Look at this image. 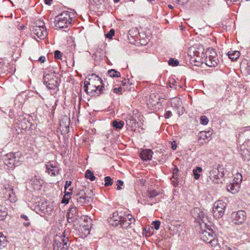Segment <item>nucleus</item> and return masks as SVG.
I'll use <instances>...</instances> for the list:
<instances>
[{
	"mask_svg": "<svg viewBox=\"0 0 250 250\" xmlns=\"http://www.w3.org/2000/svg\"><path fill=\"white\" fill-rule=\"evenodd\" d=\"M103 87L101 79L95 74L88 75L84 82V90L88 93L101 94L103 93Z\"/></svg>",
	"mask_w": 250,
	"mask_h": 250,
	"instance_id": "nucleus-1",
	"label": "nucleus"
},
{
	"mask_svg": "<svg viewBox=\"0 0 250 250\" xmlns=\"http://www.w3.org/2000/svg\"><path fill=\"white\" fill-rule=\"evenodd\" d=\"M71 21L70 14L68 12H63L56 17L55 26L59 28H66L71 24Z\"/></svg>",
	"mask_w": 250,
	"mask_h": 250,
	"instance_id": "nucleus-2",
	"label": "nucleus"
},
{
	"mask_svg": "<svg viewBox=\"0 0 250 250\" xmlns=\"http://www.w3.org/2000/svg\"><path fill=\"white\" fill-rule=\"evenodd\" d=\"M205 58L204 62L209 67H215L219 62L217 54L213 49H208L205 53Z\"/></svg>",
	"mask_w": 250,
	"mask_h": 250,
	"instance_id": "nucleus-3",
	"label": "nucleus"
},
{
	"mask_svg": "<svg viewBox=\"0 0 250 250\" xmlns=\"http://www.w3.org/2000/svg\"><path fill=\"white\" fill-rule=\"evenodd\" d=\"M204 51V49L202 46H199L197 49L195 47H191L189 49L188 53L190 56L192 61L201 63L204 62L206 56Z\"/></svg>",
	"mask_w": 250,
	"mask_h": 250,
	"instance_id": "nucleus-4",
	"label": "nucleus"
},
{
	"mask_svg": "<svg viewBox=\"0 0 250 250\" xmlns=\"http://www.w3.org/2000/svg\"><path fill=\"white\" fill-rule=\"evenodd\" d=\"M227 203L222 200H219L214 203L213 207V215L216 218L222 217L225 212Z\"/></svg>",
	"mask_w": 250,
	"mask_h": 250,
	"instance_id": "nucleus-5",
	"label": "nucleus"
},
{
	"mask_svg": "<svg viewBox=\"0 0 250 250\" xmlns=\"http://www.w3.org/2000/svg\"><path fill=\"white\" fill-rule=\"evenodd\" d=\"M33 32L38 38L42 39L47 36L44 22L41 20L37 21L33 27Z\"/></svg>",
	"mask_w": 250,
	"mask_h": 250,
	"instance_id": "nucleus-6",
	"label": "nucleus"
},
{
	"mask_svg": "<svg viewBox=\"0 0 250 250\" xmlns=\"http://www.w3.org/2000/svg\"><path fill=\"white\" fill-rule=\"evenodd\" d=\"M246 213L242 210L234 211L231 214V222L236 225L242 224L246 220Z\"/></svg>",
	"mask_w": 250,
	"mask_h": 250,
	"instance_id": "nucleus-7",
	"label": "nucleus"
},
{
	"mask_svg": "<svg viewBox=\"0 0 250 250\" xmlns=\"http://www.w3.org/2000/svg\"><path fill=\"white\" fill-rule=\"evenodd\" d=\"M44 76L43 81L46 86L49 89H53L58 85V78L56 77L54 73L45 74Z\"/></svg>",
	"mask_w": 250,
	"mask_h": 250,
	"instance_id": "nucleus-8",
	"label": "nucleus"
},
{
	"mask_svg": "<svg viewBox=\"0 0 250 250\" xmlns=\"http://www.w3.org/2000/svg\"><path fill=\"white\" fill-rule=\"evenodd\" d=\"M134 222L135 219L132 215L124 213L120 225L123 228H127Z\"/></svg>",
	"mask_w": 250,
	"mask_h": 250,
	"instance_id": "nucleus-9",
	"label": "nucleus"
},
{
	"mask_svg": "<svg viewBox=\"0 0 250 250\" xmlns=\"http://www.w3.org/2000/svg\"><path fill=\"white\" fill-rule=\"evenodd\" d=\"M47 172L51 176H56L59 174L60 169L58 164L54 162H49L46 165Z\"/></svg>",
	"mask_w": 250,
	"mask_h": 250,
	"instance_id": "nucleus-10",
	"label": "nucleus"
},
{
	"mask_svg": "<svg viewBox=\"0 0 250 250\" xmlns=\"http://www.w3.org/2000/svg\"><path fill=\"white\" fill-rule=\"evenodd\" d=\"M123 214V212H115L113 213L112 216L109 220L110 224L114 226L120 225Z\"/></svg>",
	"mask_w": 250,
	"mask_h": 250,
	"instance_id": "nucleus-11",
	"label": "nucleus"
},
{
	"mask_svg": "<svg viewBox=\"0 0 250 250\" xmlns=\"http://www.w3.org/2000/svg\"><path fill=\"white\" fill-rule=\"evenodd\" d=\"M84 220L86 222V224L82 225L81 230L84 236H87L90 233V230L91 228L92 220L86 217L84 218Z\"/></svg>",
	"mask_w": 250,
	"mask_h": 250,
	"instance_id": "nucleus-12",
	"label": "nucleus"
},
{
	"mask_svg": "<svg viewBox=\"0 0 250 250\" xmlns=\"http://www.w3.org/2000/svg\"><path fill=\"white\" fill-rule=\"evenodd\" d=\"M215 235L212 230L209 229L203 230L201 234V238L206 243L208 242Z\"/></svg>",
	"mask_w": 250,
	"mask_h": 250,
	"instance_id": "nucleus-13",
	"label": "nucleus"
},
{
	"mask_svg": "<svg viewBox=\"0 0 250 250\" xmlns=\"http://www.w3.org/2000/svg\"><path fill=\"white\" fill-rule=\"evenodd\" d=\"M90 197L85 195V193H79L76 195V199L78 205L82 206L84 204L89 202Z\"/></svg>",
	"mask_w": 250,
	"mask_h": 250,
	"instance_id": "nucleus-14",
	"label": "nucleus"
},
{
	"mask_svg": "<svg viewBox=\"0 0 250 250\" xmlns=\"http://www.w3.org/2000/svg\"><path fill=\"white\" fill-rule=\"evenodd\" d=\"M192 216L196 219L204 221L206 216V213L200 208H195L191 212Z\"/></svg>",
	"mask_w": 250,
	"mask_h": 250,
	"instance_id": "nucleus-15",
	"label": "nucleus"
},
{
	"mask_svg": "<svg viewBox=\"0 0 250 250\" xmlns=\"http://www.w3.org/2000/svg\"><path fill=\"white\" fill-rule=\"evenodd\" d=\"M160 101V96L158 94L155 93H152L150 94L149 98L148 101V104L155 105L158 104Z\"/></svg>",
	"mask_w": 250,
	"mask_h": 250,
	"instance_id": "nucleus-16",
	"label": "nucleus"
},
{
	"mask_svg": "<svg viewBox=\"0 0 250 250\" xmlns=\"http://www.w3.org/2000/svg\"><path fill=\"white\" fill-rule=\"evenodd\" d=\"M219 170L213 168L209 172V178L213 182L218 183L219 180Z\"/></svg>",
	"mask_w": 250,
	"mask_h": 250,
	"instance_id": "nucleus-17",
	"label": "nucleus"
},
{
	"mask_svg": "<svg viewBox=\"0 0 250 250\" xmlns=\"http://www.w3.org/2000/svg\"><path fill=\"white\" fill-rule=\"evenodd\" d=\"M153 154V152L150 149L143 150L141 153L140 156L144 161L150 160Z\"/></svg>",
	"mask_w": 250,
	"mask_h": 250,
	"instance_id": "nucleus-18",
	"label": "nucleus"
},
{
	"mask_svg": "<svg viewBox=\"0 0 250 250\" xmlns=\"http://www.w3.org/2000/svg\"><path fill=\"white\" fill-rule=\"evenodd\" d=\"M181 228V224L179 222L175 221L171 223L170 230L172 232L173 234H175L180 231Z\"/></svg>",
	"mask_w": 250,
	"mask_h": 250,
	"instance_id": "nucleus-19",
	"label": "nucleus"
},
{
	"mask_svg": "<svg viewBox=\"0 0 250 250\" xmlns=\"http://www.w3.org/2000/svg\"><path fill=\"white\" fill-rule=\"evenodd\" d=\"M240 187L238 185L232 183L227 186V190L232 194H236L239 191Z\"/></svg>",
	"mask_w": 250,
	"mask_h": 250,
	"instance_id": "nucleus-20",
	"label": "nucleus"
},
{
	"mask_svg": "<svg viewBox=\"0 0 250 250\" xmlns=\"http://www.w3.org/2000/svg\"><path fill=\"white\" fill-rule=\"evenodd\" d=\"M31 184L35 189L39 190L41 188L42 186V181L41 179L35 177V178L32 180Z\"/></svg>",
	"mask_w": 250,
	"mask_h": 250,
	"instance_id": "nucleus-21",
	"label": "nucleus"
},
{
	"mask_svg": "<svg viewBox=\"0 0 250 250\" xmlns=\"http://www.w3.org/2000/svg\"><path fill=\"white\" fill-rule=\"evenodd\" d=\"M229 57L232 61L236 60L240 56V52L238 51H230L228 52Z\"/></svg>",
	"mask_w": 250,
	"mask_h": 250,
	"instance_id": "nucleus-22",
	"label": "nucleus"
},
{
	"mask_svg": "<svg viewBox=\"0 0 250 250\" xmlns=\"http://www.w3.org/2000/svg\"><path fill=\"white\" fill-rule=\"evenodd\" d=\"M106 0H90L91 3L95 5L98 8L105 5Z\"/></svg>",
	"mask_w": 250,
	"mask_h": 250,
	"instance_id": "nucleus-23",
	"label": "nucleus"
},
{
	"mask_svg": "<svg viewBox=\"0 0 250 250\" xmlns=\"http://www.w3.org/2000/svg\"><path fill=\"white\" fill-rule=\"evenodd\" d=\"M8 214V210L6 207L0 206V219L3 220Z\"/></svg>",
	"mask_w": 250,
	"mask_h": 250,
	"instance_id": "nucleus-24",
	"label": "nucleus"
},
{
	"mask_svg": "<svg viewBox=\"0 0 250 250\" xmlns=\"http://www.w3.org/2000/svg\"><path fill=\"white\" fill-rule=\"evenodd\" d=\"M242 181V175L241 173H237L235 175L233 180V182L236 185L240 186Z\"/></svg>",
	"mask_w": 250,
	"mask_h": 250,
	"instance_id": "nucleus-25",
	"label": "nucleus"
},
{
	"mask_svg": "<svg viewBox=\"0 0 250 250\" xmlns=\"http://www.w3.org/2000/svg\"><path fill=\"white\" fill-rule=\"evenodd\" d=\"M69 190L70 191V192H65V195L62 201V203L67 204L68 203L69 200L70 198V195L72 193V188H71L70 189H69Z\"/></svg>",
	"mask_w": 250,
	"mask_h": 250,
	"instance_id": "nucleus-26",
	"label": "nucleus"
},
{
	"mask_svg": "<svg viewBox=\"0 0 250 250\" xmlns=\"http://www.w3.org/2000/svg\"><path fill=\"white\" fill-rule=\"evenodd\" d=\"M207 243H209L212 247L216 249V250H218V248H219V246H218V240L215 238V236Z\"/></svg>",
	"mask_w": 250,
	"mask_h": 250,
	"instance_id": "nucleus-27",
	"label": "nucleus"
},
{
	"mask_svg": "<svg viewBox=\"0 0 250 250\" xmlns=\"http://www.w3.org/2000/svg\"><path fill=\"white\" fill-rule=\"evenodd\" d=\"M240 149L241 150H243L244 152L246 149L249 152H250V140L246 141L243 145L240 146Z\"/></svg>",
	"mask_w": 250,
	"mask_h": 250,
	"instance_id": "nucleus-28",
	"label": "nucleus"
},
{
	"mask_svg": "<svg viewBox=\"0 0 250 250\" xmlns=\"http://www.w3.org/2000/svg\"><path fill=\"white\" fill-rule=\"evenodd\" d=\"M210 136V134L209 133H207L206 132H200V136L199 139V143L200 144H203L204 143L202 141V140H205V139H208Z\"/></svg>",
	"mask_w": 250,
	"mask_h": 250,
	"instance_id": "nucleus-29",
	"label": "nucleus"
},
{
	"mask_svg": "<svg viewBox=\"0 0 250 250\" xmlns=\"http://www.w3.org/2000/svg\"><path fill=\"white\" fill-rule=\"evenodd\" d=\"M202 171V168L201 167H196L195 169H193V173L194 176V178L196 180L199 179L200 175L198 172H201Z\"/></svg>",
	"mask_w": 250,
	"mask_h": 250,
	"instance_id": "nucleus-30",
	"label": "nucleus"
},
{
	"mask_svg": "<svg viewBox=\"0 0 250 250\" xmlns=\"http://www.w3.org/2000/svg\"><path fill=\"white\" fill-rule=\"evenodd\" d=\"M77 208H71L69 209V211L68 213V217L72 218H75L77 216Z\"/></svg>",
	"mask_w": 250,
	"mask_h": 250,
	"instance_id": "nucleus-31",
	"label": "nucleus"
},
{
	"mask_svg": "<svg viewBox=\"0 0 250 250\" xmlns=\"http://www.w3.org/2000/svg\"><path fill=\"white\" fill-rule=\"evenodd\" d=\"M113 126L117 129H121L123 127L124 122L122 121H114L113 122Z\"/></svg>",
	"mask_w": 250,
	"mask_h": 250,
	"instance_id": "nucleus-32",
	"label": "nucleus"
},
{
	"mask_svg": "<svg viewBox=\"0 0 250 250\" xmlns=\"http://www.w3.org/2000/svg\"><path fill=\"white\" fill-rule=\"evenodd\" d=\"M85 177L87 179H90L91 181H94L95 179V177L93 173L90 170H87L85 172Z\"/></svg>",
	"mask_w": 250,
	"mask_h": 250,
	"instance_id": "nucleus-33",
	"label": "nucleus"
},
{
	"mask_svg": "<svg viewBox=\"0 0 250 250\" xmlns=\"http://www.w3.org/2000/svg\"><path fill=\"white\" fill-rule=\"evenodd\" d=\"M108 74L110 77H119L121 76L120 73L114 69L108 70Z\"/></svg>",
	"mask_w": 250,
	"mask_h": 250,
	"instance_id": "nucleus-34",
	"label": "nucleus"
},
{
	"mask_svg": "<svg viewBox=\"0 0 250 250\" xmlns=\"http://www.w3.org/2000/svg\"><path fill=\"white\" fill-rule=\"evenodd\" d=\"M6 242L7 241L5 237L0 233V248L5 247Z\"/></svg>",
	"mask_w": 250,
	"mask_h": 250,
	"instance_id": "nucleus-35",
	"label": "nucleus"
},
{
	"mask_svg": "<svg viewBox=\"0 0 250 250\" xmlns=\"http://www.w3.org/2000/svg\"><path fill=\"white\" fill-rule=\"evenodd\" d=\"M104 182L105 187H108L113 184L112 179L109 176H106L104 178Z\"/></svg>",
	"mask_w": 250,
	"mask_h": 250,
	"instance_id": "nucleus-36",
	"label": "nucleus"
},
{
	"mask_svg": "<svg viewBox=\"0 0 250 250\" xmlns=\"http://www.w3.org/2000/svg\"><path fill=\"white\" fill-rule=\"evenodd\" d=\"M158 194V192L156 190L150 189L148 191V196L149 198H153Z\"/></svg>",
	"mask_w": 250,
	"mask_h": 250,
	"instance_id": "nucleus-37",
	"label": "nucleus"
},
{
	"mask_svg": "<svg viewBox=\"0 0 250 250\" xmlns=\"http://www.w3.org/2000/svg\"><path fill=\"white\" fill-rule=\"evenodd\" d=\"M62 244L61 242L55 240L53 244L54 250H59V248L61 247Z\"/></svg>",
	"mask_w": 250,
	"mask_h": 250,
	"instance_id": "nucleus-38",
	"label": "nucleus"
},
{
	"mask_svg": "<svg viewBox=\"0 0 250 250\" xmlns=\"http://www.w3.org/2000/svg\"><path fill=\"white\" fill-rule=\"evenodd\" d=\"M208 122V118L205 116H202L201 117V123L202 125H206Z\"/></svg>",
	"mask_w": 250,
	"mask_h": 250,
	"instance_id": "nucleus-39",
	"label": "nucleus"
},
{
	"mask_svg": "<svg viewBox=\"0 0 250 250\" xmlns=\"http://www.w3.org/2000/svg\"><path fill=\"white\" fill-rule=\"evenodd\" d=\"M168 64L172 66H177L178 64V61L174 60L173 59H170L168 61Z\"/></svg>",
	"mask_w": 250,
	"mask_h": 250,
	"instance_id": "nucleus-40",
	"label": "nucleus"
},
{
	"mask_svg": "<svg viewBox=\"0 0 250 250\" xmlns=\"http://www.w3.org/2000/svg\"><path fill=\"white\" fill-rule=\"evenodd\" d=\"M52 209H53L52 206V205L49 204L46 208L45 211H44V212L47 214H50Z\"/></svg>",
	"mask_w": 250,
	"mask_h": 250,
	"instance_id": "nucleus-41",
	"label": "nucleus"
},
{
	"mask_svg": "<svg viewBox=\"0 0 250 250\" xmlns=\"http://www.w3.org/2000/svg\"><path fill=\"white\" fill-rule=\"evenodd\" d=\"M115 33V31L114 29H111L110 31L106 34V38L111 39H112V37L114 36Z\"/></svg>",
	"mask_w": 250,
	"mask_h": 250,
	"instance_id": "nucleus-42",
	"label": "nucleus"
},
{
	"mask_svg": "<svg viewBox=\"0 0 250 250\" xmlns=\"http://www.w3.org/2000/svg\"><path fill=\"white\" fill-rule=\"evenodd\" d=\"M54 56L56 59H61L62 57V53L60 51L56 50L54 52Z\"/></svg>",
	"mask_w": 250,
	"mask_h": 250,
	"instance_id": "nucleus-43",
	"label": "nucleus"
},
{
	"mask_svg": "<svg viewBox=\"0 0 250 250\" xmlns=\"http://www.w3.org/2000/svg\"><path fill=\"white\" fill-rule=\"evenodd\" d=\"M179 172V170L177 167H175L173 170V178L176 179L178 176V173Z\"/></svg>",
	"mask_w": 250,
	"mask_h": 250,
	"instance_id": "nucleus-44",
	"label": "nucleus"
},
{
	"mask_svg": "<svg viewBox=\"0 0 250 250\" xmlns=\"http://www.w3.org/2000/svg\"><path fill=\"white\" fill-rule=\"evenodd\" d=\"M154 228L156 230L159 229L160 225V222L159 221H156L153 222Z\"/></svg>",
	"mask_w": 250,
	"mask_h": 250,
	"instance_id": "nucleus-45",
	"label": "nucleus"
},
{
	"mask_svg": "<svg viewBox=\"0 0 250 250\" xmlns=\"http://www.w3.org/2000/svg\"><path fill=\"white\" fill-rule=\"evenodd\" d=\"M123 184H124V182L122 181H121L120 180H118L117 181V189L118 190L121 189L122 188H121V186H123Z\"/></svg>",
	"mask_w": 250,
	"mask_h": 250,
	"instance_id": "nucleus-46",
	"label": "nucleus"
},
{
	"mask_svg": "<svg viewBox=\"0 0 250 250\" xmlns=\"http://www.w3.org/2000/svg\"><path fill=\"white\" fill-rule=\"evenodd\" d=\"M122 90V87H120L119 88H114L113 89V91L115 93H117V94H121V92Z\"/></svg>",
	"mask_w": 250,
	"mask_h": 250,
	"instance_id": "nucleus-47",
	"label": "nucleus"
},
{
	"mask_svg": "<svg viewBox=\"0 0 250 250\" xmlns=\"http://www.w3.org/2000/svg\"><path fill=\"white\" fill-rule=\"evenodd\" d=\"M71 181H66L65 184V187H64L66 190L69 187V186L71 185Z\"/></svg>",
	"mask_w": 250,
	"mask_h": 250,
	"instance_id": "nucleus-48",
	"label": "nucleus"
},
{
	"mask_svg": "<svg viewBox=\"0 0 250 250\" xmlns=\"http://www.w3.org/2000/svg\"><path fill=\"white\" fill-rule=\"evenodd\" d=\"M172 116V113L170 111H167L165 114V117L168 118Z\"/></svg>",
	"mask_w": 250,
	"mask_h": 250,
	"instance_id": "nucleus-49",
	"label": "nucleus"
},
{
	"mask_svg": "<svg viewBox=\"0 0 250 250\" xmlns=\"http://www.w3.org/2000/svg\"><path fill=\"white\" fill-rule=\"evenodd\" d=\"M177 148V145H176V143L175 142H172L171 143V148L173 149V150H175Z\"/></svg>",
	"mask_w": 250,
	"mask_h": 250,
	"instance_id": "nucleus-50",
	"label": "nucleus"
},
{
	"mask_svg": "<svg viewBox=\"0 0 250 250\" xmlns=\"http://www.w3.org/2000/svg\"><path fill=\"white\" fill-rule=\"evenodd\" d=\"M62 246L61 248V250H66L68 247L67 245H66V243H64V244H62Z\"/></svg>",
	"mask_w": 250,
	"mask_h": 250,
	"instance_id": "nucleus-51",
	"label": "nucleus"
},
{
	"mask_svg": "<svg viewBox=\"0 0 250 250\" xmlns=\"http://www.w3.org/2000/svg\"><path fill=\"white\" fill-rule=\"evenodd\" d=\"M39 61L41 63H43L45 61V58L44 56H41L39 59Z\"/></svg>",
	"mask_w": 250,
	"mask_h": 250,
	"instance_id": "nucleus-52",
	"label": "nucleus"
},
{
	"mask_svg": "<svg viewBox=\"0 0 250 250\" xmlns=\"http://www.w3.org/2000/svg\"><path fill=\"white\" fill-rule=\"evenodd\" d=\"M128 83H129V80L128 79H125L122 82V85L124 86H125V85H126L127 84H128Z\"/></svg>",
	"mask_w": 250,
	"mask_h": 250,
	"instance_id": "nucleus-53",
	"label": "nucleus"
},
{
	"mask_svg": "<svg viewBox=\"0 0 250 250\" xmlns=\"http://www.w3.org/2000/svg\"><path fill=\"white\" fill-rule=\"evenodd\" d=\"M21 218L24 219L25 220L28 221L29 220L28 217L24 214L21 215Z\"/></svg>",
	"mask_w": 250,
	"mask_h": 250,
	"instance_id": "nucleus-54",
	"label": "nucleus"
},
{
	"mask_svg": "<svg viewBox=\"0 0 250 250\" xmlns=\"http://www.w3.org/2000/svg\"><path fill=\"white\" fill-rule=\"evenodd\" d=\"M62 244H64V243H66V245H67L68 242V238H63L62 239Z\"/></svg>",
	"mask_w": 250,
	"mask_h": 250,
	"instance_id": "nucleus-55",
	"label": "nucleus"
},
{
	"mask_svg": "<svg viewBox=\"0 0 250 250\" xmlns=\"http://www.w3.org/2000/svg\"><path fill=\"white\" fill-rule=\"evenodd\" d=\"M52 0H44L45 3L48 5L51 4V1Z\"/></svg>",
	"mask_w": 250,
	"mask_h": 250,
	"instance_id": "nucleus-56",
	"label": "nucleus"
},
{
	"mask_svg": "<svg viewBox=\"0 0 250 250\" xmlns=\"http://www.w3.org/2000/svg\"><path fill=\"white\" fill-rule=\"evenodd\" d=\"M232 250L231 249V248H230L228 247H227V246H226L225 247H224V248H223V250Z\"/></svg>",
	"mask_w": 250,
	"mask_h": 250,
	"instance_id": "nucleus-57",
	"label": "nucleus"
},
{
	"mask_svg": "<svg viewBox=\"0 0 250 250\" xmlns=\"http://www.w3.org/2000/svg\"><path fill=\"white\" fill-rule=\"evenodd\" d=\"M24 225L26 227H28L29 225H30V223L29 222H26V223H24Z\"/></svg>",
	"mask_w": 250,
	"mask_h": 250,
	"instance_id": "nucleus-58",
	"label": "nucleus"
},
{
	"mask_svg": "<svg viewBox=\"0 0 250 250\" xmlns=\"http://www.w3.org/2000/svg\"><path fill=\"white\" fill-rule=\"evenodd\" d=\"M173 2L179 3L180 2V0H173Z\"/></svg>",
	"mask_w": 250,
	"mask_h": 250,
	"instance_id": "nucleus-59",
	"label": "nucleus"
},
{
	"mask_svg": "<svg viewBox=\"0 0 250 250\" xmlns=\"http://www.w3.org/2000/svg\"><path fill=\"white\" fill-rule=\"evenodd\" d=\"M168 6L170 9H172L173 8V6L171 4L168 5Z\"/></svg>",
	"mask_w": 250,
	"mask_h": 250,
	"instance_id": "nucleus-60",
	"label": "nucleus"
},
{
	"mask_svg": "<svg viewBox=\"0 0 250 250\" xmlns=\"http://www.w3.org/2000/svg\"><path fill=\"white\" fill-rule=\"evenodd\" d=\"M119 0H114V1L115 2H119Z\"/></svg>",
	"mask_w": 250,
	"mask_h": 250,
	"instance_id": "nucleus-61",
	"label": "nucleus"
},
{
	"mask_svg": "<svg viewBox=\"0 0 250 250\" xmlns=\"http://www.w3.org/2000/svg\"><path fill=\"white\" fill-rule=\"evenodd\" d=\"M70 188H69V189H70ZM66 191L70 192V191L69 190V188H67V189L66 190H65V192H66Z\"/></svg>",
	"mask_w": 250,
	"mask_h": 250,
	"instance_id": "nucleus-62",
	"label": "nucleus"
},
{
	"mask_svg": "<svg viewBox=\"0 0 250 250\" xmlns=\"http://www.w3.org/2000/svg\"><path fill=\"white\" fill-rule=\"evenodd\" d=\"M9 197L11 198V195L10 194H9Z\"/></svg>",
	"mask_w": 250,
	"mask_h": 250,
	"instance_id": "nucleus-63",
	"label": "nucleus"
}]
</instances>
